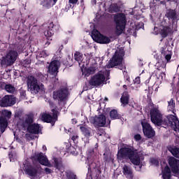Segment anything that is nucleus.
Returning a JSON list of instances; mask_svg holds the SVG:
<instances>
[{"label": "nucleus", "mask_w": 179, "mask_h": 179, "mask_svg": "<svg viewBox=\"0 0 179 179\" xmlns=\"http://www.w3.org/2000/svg\"><path fill=\"white\" fill-rule=\"evenodd\" d=\"M169 33H170V27H165L161 30L160 34L163 38H166L169 36Z\"/></svg>", "instance_id": "nucleus-35"}, {"label": "nucleus", "mask_w": 179, "mask_h": 179, "mask_svg": "<svg viewBox=\"0 0 179 179\" xmlns=\"http://www.w3.org/2000/svg\"><path fill=\"white\" fill-rule=\"evenodd\" d=\"M80 129L81 132H83L84 136L85 138H90V135H92V132L90 131V129L86 125H82L80 127Z\"/></svg>", "instance_id": "nucleus-27"}, {"label": "nucleus", "mask_w": 179, "mask_h": 179, "mask_svg": "<svg viewBox=\"0 0 179 179\" xmlns=\"http://www.w3.org/2000/svg\"><path fill=\"white\" fill-rule=\"evenodd\" d=\"M71 139L73 140V143L78 144V139H79V136L78 135H74L71 137Z\"/></svg>", "instance_id": "nucleus-45"}, {"label": "nucleus", "mask_w": 179, "mask_h": 179, "mask_svg": "<svg viewBox=\"0 0 179 179\" xmlns=\"http://www.w3.org/2000/svg\"><path fill=\"white\" fill-rule=\"evenodd\" d=\"M98 167H100V164H96V163L91 162L89 164L88 170H92V169H97Z\"/></svg>", "instance_id": "nucleus-42"}, {"label": "nucleus", "mask_w": 179, "mask_h": 179, "mask_svg": "<svg viewBox=\"0 0 179 179\" xmlns=\"http://www.w3.org/2000/svg\"><path fill=\"white\" fill-rule=\"evenodd\" d=\"M143 23H141V26H143Z\"/></svg>", "instance_id": "nucleus-60"}, {"label": "nucleus", "mask_w": 179, "mask_h": 179, "mask_svg": "<svg viewBox=\"0 0 179 179\" xmlns=\"http://www.w3.org/2000/svg\"><path fill=\"white\" fill-rule=\"evenodd\" d=\"M74 59L80 65V63L83 61V54L79 52H76L74 54Z\"/></svg>", "instance_id": "nucleus-31"}, {"label": "nucleus", "mask_w": 179, "mask_h": 179, "mask_svg": "<svg viewBox=\"0 0 179 179\" xmlns=\"http://www.w3.org/2000/svg\"><path fill=\"white\" fill-rule=\"evenodd\" d=\"M5 90H6L8 93H11L12 94H13V93L16 92V88L15 87V86L12 85L11 84H6L5 85Z\"/></svg>", "instance_id": "nucleus-34"}, {"label": "nucleus", "mask_w": 179, "mask_h": 179, "mask_svg": "<svg viewBox=\"0 0 179 179\" xmlns=\"http://www.w3.org/2000/svg\"><path fill=\"white\" fill-rule=\"evenodd\" d=\"M66 177L67 179H77L78 177L76 176V174L71 170H68L66 172Z\"/></svg>", "instance_id": "nucleus-37"}, {"label": "nucleus", "mask_w": 179, "mask_h": 179, "mask_svg": "<svg viewBox=\"0 0 179 179\" xmlns=\"http://www.w3.org/2000/svg\"><path fill=\"white\" fill-rule=\"evenodd\" d=\"M41 5L43 6V8H46L47 9H50L52 6L55 5V3L52 1V0H41Z\"/></svg>", "instance_id": "nucleus-28"}, {"label": "nucleus", "mask_w": 179, "mask_h": 179, "mask_svg": "<svg viewBox=\"0 0 179 179\" xmlns=\"http://www.w3.org/2000/svg\"><path fill=\"white\" fill-rule=\"evenodd\" d=\"M90 122L94 125L103 127H106V124H107V118L106 117V115L101 114L98 116L96 115L95 117H91L90 118Z\"/></svg>", "instance_id": "nucleus-12"}, {"label": "nucleus", "mask_w": 179, "mask_h": 179, "mask_svg": "<svg viewBox=\"0 0 179 179\" xmlns=\"http://www.w3.org/2000/svg\"><path fill=\"white\" fill-rule=\"evenodd\" d=\"M1 163H0V167H1Z\"/></svg>", "instance_id": "nucleus-62"}, {"label": "nucleus", "mask_w": 179, "mask_h": 179, "mask_svg": "<svg viewBox=\"0 0 179 179\" xmlns=\"http://www.w3.org/2000/svg\"><path fill=\"white\" fill-rule=\"evenodd\" d=\"M8 128V119L3 117H0V131L3 134Z\"/></svg>", "instance_id": "nucleus-24"}, {"label": "nucleus", "mask_w": 179, "mask_h": 179, "mask_svg": "<svg viewBox=\"0 0 179 179\" xmlns=\"http://www.w3.org/2000/svg\"><path fill=\"white\" fill-rule=\"evenodd\" d=\"M162 178L163 179H171V169L169 166H166L162 171Z\"/></svg>", "instance_id": "nucleus-25"}, {"label": "nucleus", "mask_w": 179, "mask_h": 179, "mask_svg": "<svg viewBox=\"0 0 179 179\" xmlns=\"http://www.w3.org/2000/svg\"><path fill=\"white\" fill-rule=\"evenodd\" d=\"M79 0H69V3H72V5H76Z\"/></svg>", "instance_id": "nucleus-50"}, {"label": "nucleus", "mask_w": 179, "mask_h": 179, "mask_svg": "<svg viewBox=\"0 0 179 179\" xmlns=\"http://www.w3.org/2000/svg\"><path fill=\"white\" fill-rule=\"evenodd\" d=\"M31 159L35 162H38L42 166H47L48 164V159L43 152L35 153L31 157Z\"/></svg>", "instance_id": "nucleus-17"}, {"label": "nucleus", "mask_w": 179, "mask_h": 179, "mask_svg": "<svg viewBox=\"0 0 179 179\" xmlns=\"http://www.w3.org/2000/svg\"><path fill=\"white\" fill-rule=\"evenodd\" d=\"M141 127L143 128L144 136H145L148 139L154 138L155 135H156V132L149 122L145 121L141 122Z\"/></svg>", "instance_id": "nucleus-10"}, {"label": "nucleus", "mask_w": 179, "mask_h": 179, "mask_svg": "<svg viewBox=\"0 0 179 179\" xmlns=\"http://www.w3.org/2000/svg\"><path fill=\"white\" fill-rule=\"evenodd\" d=\"M87 160L93 162L94 160V149L91 148L87 151Z\"/></svg>", "instance_id": "nucleus-36"}, {"label": "nucleus", "mask_w": 179, "mask_h": 179, "mask_svg": "<svg viewBox=\"0 0 179 179\" xmlns=\"http://www.w3.org/2000/svg\"><path fill=\"white\" fill-rule=\"evenodd\" d=\"M52 1L53 2V3H57V2H58V0H52Z\"/></svg>", "instance_id": "nucleus-55"}, {"label": "nucleus", "mask_w": 179, "mask_h": 179, "mask_svg": "<svg viewBox=\"0 0 179 179\" xmlns=\"http://www.w3.org/2000/svg\"><path fill=\"white\" fill-rule=\"evenodd\" d=\"M171 51L168 52L164 57H165V59L167 62H170V59H171Z\"/></svg>", "instance_id": "nucleus-43"}, {"label": "nucleus", "mask_w": 179, "mask_h": 179, "mask_svg": "<svg viewBox=\"0 0 179 179\" xmlns=\"http://www.w3.org/2000/svg\"><path fill=\"white\" fill-rule=\"evenodd\" d=\"M27 87L32 94H37L40 92L38 80L34 76H29L27 78Z\"/></svg>", "instance_id": "nucleus-9"}, {"label": "nucleus", "mask_w": 179, "mask_h": 179, "mask_svg": "<svg viewBox=\"0 0 179 179\" xmlns=\"http://www.w3.org/2000/svg\"><path fill=\"white\" fill-rule=\"evenodd\" d=\"M24 44L23 43H18L16 46H15V50L16 51H17V52H19V54H22V52H23V51H24Z\"/></svg>", "instance_id": "nucleus-40"}, {"label": "nucleus", "mask_w": 179, "mask_h": 179, "mask_svg": "<svg viewBox=\"0 0 179 179\" xmlns=\"http://www.w3.org/2000/svg\"><path fill=\"white\" fill-rule=\"evenodd\" d=\"M135 85H140L141 84V77H137L134 80Z\"/></svg>", "instance_id": "nucleus-48"}, {"label": "nucleus", "mask_w": 179, "mask_h": 179, "mask_svg": "<svg viewBox=\"0 0 179 179\" xmlns=\"http://www.w3.org/2000/svg\"><path fill=\"white\" fill-rule=\"evenodd\" d=\"M71 8H72V5L71 4L66 5L64 8L65 12H68Z\"/></svg>", "instance_id": "nucleus-51"}, {"label": "nucleus", "mask_w": 179, "mask_h": 179, "mask_svg": "<svg viewBox=\"0 0 179 179\" xmlns=\"http://www.w3.org/2000/svg\"><path fill=\"white\" fill-rule=\"evenodd\" d=\"M124 55L125 50H124V49L116 50L112 58L109 60V64H108L107 68L110 69V68H115V66H118V69L120 71L125 69V65L122 64Z\"/></svg>", "instance_id": "nucleus-3"}, {"label": "nucleus", "mask_w": 179, "mask_h": 179, "mask_svg": "<svg viewBox=\"0 0 179 179\" xmlns=\"http://www.w3.org/2000/svg\"><path fill=\"white\" fill-rule=\"evenodd\" d=\"M45 44H48V45H50V43L47 42Z\"/></svg>", "instance_id": "nucleus-59"}, {"label": "nucleus", "mask_w": 179, "mask_h": 179, "mask_svg": "<svg viewBox=\"0 0 179 179\" xmlns=\"http://www.w3.org/2000/svg\"><path fill=\"white\" fill-rule=\"evenodd\" d=\"M160 52H161V54L164 57L169 51L168 50H166V48H162Z\"/></svg>", "instance_id": "nucleus-47"}, {"label": "nucleus", "mask_w": 179, "mask_h": 179, "mask_svg": "<svg viewBox=\"0 0 179 179\" xmlns=\"http://www.w3.org/2000/svg\"><path fill=\"white\" fill-rule=\"evenodd\" d=\"M16 104L15 95H6L0 100V107H12Z\"/></svg>", "instance_id": "nucleus-11"}, {"label": "nucleus", "mask_w": 179, "mask_h": 179, "mask_svg": "<svg viewBox=\"0 0 179 179\" xmlns=\"http://www.w3.org/2000/svg\"><path fill=\"white\" fill-rule=\"evenodd\" d=\"M110 9L112 13H117L120 12V10H121V6H119L117 3H112L110 5Z\"/></svg>", "instance_id": "nucleus-33"}, {"label": "nucleus", "mask_w": 179, "mask_h": 179, "mask_svg": "<svg viewBox=\"0 0 179 179\" xmlns=\"http://www.w3.org/2000/svg\"><path fill=\"white\" fill-rule=\"evenodd\" d=\"M27 131L29 134H34V135H38L40 134V124L34 123L27 128Z\"/></svg>", "instance_id": "nucleus-21"}, {"label": "nucleus", "mask_w": 179, "mask_h": 179, "mask_svg": "<svg viewBox=\"0 0 179 179\" xmlns=\"http://www.w3.org/2000/svg\"><path fill=\"white\" fill-rule=\"evenodd\" d=\"M168 163L173 174L179 178V159H176L174 157H170L168 159Z\"/></svg>", "instance_id": "nucleus-13"}, {"label": "nucleus", "mask_w": 179, "mask_h": 179, "mask_svg": "<svg viewBox=\"0 0 179 179\" xmlns=\"http://www.w3.org/2000/svg\"><path fill=\"white\" fill-rule=\"evenodd\" d=\"M34 122V117L31 115H27L24 121L22 124V128H29L30 125H33Z\"/></svg>", "instance_id": "nucleus-22"}, {"label": "nucleus", "mask_w": 179, "mask_h": 179, "mask_svg": "<svg viewBox=\"0 0 179 179\" xmlns=\"http://www.w3.org/2000/svg\"><path fill=\"white\" fill-rule=\"evenodd\" d=\"M106 80V76L103 73H97L92 76L87 83H85L83 90V92H87L89 89H93V87H97L104 83Z\"/></svg>", "instance_id": "nucleus-4"}, {"label": "nucleus", "mask_w": 179, "mask_h": 179, "mask_svg": "<svg viewBox=\"0 0 179 179\" xmlns=\"http://www.w3.org/2000/svg\"><path fill=\"white\" fill-rule=\"evenodd\" d=\"M54 161V167L55 169V173H60L62 174L65 171V167L62 164V160L59 158L55 157Z\"/></svg>", "instance_id": "nucleus-20"}, {"label": "nucleus", "mask_w": 179, "mask_h": 179, "mask_svg": "<svg viewBox=\"0 0 179 179\" xmlns=\"http://www.w3.org/2000/svg\"><path fill=\"white\" fill-rule=\"evenodd\" d=\"M123 174L125 176L127 179H134V172L132 171V169L131 167L124 165L122 168Z\"/></svg>", "instance_id": "nucleus-23"}, {"label": "nucleus", "mask_w": 179, "mask_h": 179, "mask_svg": "<svg viewBox=\"0 0 179 179\" xmlns=\"http://www.w3.org/2000/svg\"><path fill=\"white\" fill-rule=\"evenodd\" d=\"M96 72V69L94 67H90L86 71V76H89V75H93Z\"/></svg>", "instance_id": "nucleus-41"}, {"label": "nucleus", "mask_w": 179, "mask_h": 179, "mask_svg": "<svg viewBox=\"0 0 179 179\" xmlns=\"http://www.w3.org/2000/svg\"><path fill=\"white\" fill-rule=\"evenodd\" d=\"M41 76H43V74H41Z\"/></svg>", "instance_id": "nucleus-61"}, {"label": "nucleus", "mask_w": 179, "mask_h": 179, "mask_svg": "<svg viewBox=\"0 0 179 179\" xmlns=\"http://www.w3.org/2000/svg\"><path fill=\"white\" fill-rule=\"evenodd\" d=\"M97 148H99V144L96 143L95 144V149H97Z\"/></svg>", "instance_id": "nucleus-56"}, {"label": "nucleus", "mask_w": 179, "mask_h": 179, "mask_svg": "<svg viewBox=\"0 0 179 179\" xmlns=\"http://www.w3.org/2000/svg\"><path fill=\"white\" fill-rule=\"evenodd\" d=\"M118 157L130 160L134 166H141L143 160V154L130 148H122L118 152Z\"/></svg>", "instance_id": "nucleus-2"}, {"label": "nucleus", "mask_w": 179, "mask_h": 179, "mask_svg": "<svg viewBox=\"0 0 179 179\" xmlns=\"http://www.w3.org/2000/svg\"><path fill=\"white\" fill-rule=\"evenodd\" d=\"M44 171L45 174H52V173H54V171L50 168H45Z\"/></svg>", "instance_id": "nucleus-46"}, {"label": "nucleus", "mask_w": 179, "mask_h": 179, "mask_svg": "<svg viewBox=\"0 0 179 179\" xmlns=\"http://www.w3.org/2000/svg\"><path fill=\"white\" fill-rule=\"evenodd\" d=\"M176 108V102L173 99H171L170 101H168V109L170 111H173Z\"/></svg>", "instance_id": "nucleus-39"}, {"label": "nucleus", "mask_w": 179, "mask_h": 179, "mask_svg": "<svg viewBox=\"0 0 179 179\" xmlns=\"http://www.w3.org/2000/svg\"><path fill=\"white\" fill-rule=\"evenodd\" d=\"M59 30V24L58 22H50L48 27V30L45 31L44 34L46 37H52L55 33Z\"/></svg>", "instance_id": "nucleus-15"}, {"label": "nucleus", "mask_w": 179, "mask_h": 179, "mask_svg": "<svg viewBox=\"0 0 179 179\" xmlns=\"http://www.w3.org/2000/svg\"><path fill=\"white\" fill-rule=\"evenodd\" d=\"M169 151L171 152V153L174 156V157H176L177 159H179V148L177 147H170L169 148Z\"/></svg>", "instance_id": "nucleus-32"}, {"label": "nucleus", "mask_w": 179, "mask_h": 179, "mask_svg": "<svg viewBox=\"0 0 179 179\" xmlns=\"http://www.w3.org/2000/svg\"><path fill=\"white\" fill-rule=\"evenodd\" d=\"M155 163H157V160L155 159L154 160Z\"/></svg>", "instance_id": "nucleus-58"}, {"label": "nucleus", "mask_w": 179, "mask_h": 179, "mask_svg": "<svg viewBox=\"0 0 179 179\" xmlns=\"http://www.w3.org/2000/svg\"><path fill=\"white\" fill-rule=\"evenodd\" d=\"M51 111L52 113V115L50 113H43L42 115V120L43 122L51 124L52 127H54V125H55V122L58 121V115L59 114V112L55 108L52 109Z\"/></svg>", "instance_id": "nucleus-8"}, {"label": "nucleus", "mask_w": 179, "mask_h": 179, "mask_svg": "<svg viewBox=\"0 0 179 179\" xmlns=\"http://www.w3.org/2000/svg\"><path fill=\"white\" fill-rule=\"evenodd\" d=\"M165 16L169 19V22L172 23L173 26H174V24H177L178 19L177 17V13L176 12V10L169 9L166 10Z\"/></svg>", "instance_id": "nucleus-18"}, {"label": "nucleus", "mask_w": 179, "mask_h": 179, "mask_svg": "<svg viewBox=\"0 0 179 179\" xmlns=\"http://www.w3.org/2000/svg\"><path fill=\"white\" fill-rule=\"evenodd\" d=\"M123 89H124L125 90H128V87L127 86V85H123Z\"/></svg>", "instance_id": "nucleus-53"}, {"label": "nucleus", "mask_w": 179, "mask_h": 179, "mask_svg": "<svg viewBox=\"0 0 179 179\" xmlns=\"http://www.w3.org/2000/svg\"><path fill=\"white\" fill-rule=\"evenodd\" d=\"M66 97H68V88H61L59 90L53 92L54 100H58V101L62 103V101L66 100Z\"/></svg>", "instance_id": "nucleus-14"}, {"label": "nucleus", "mask_w": 179, "mask_h": 179, "mask_svg": "<svg viewBox=\"0 0 179 179\" xmlns=\"http://www.w3.org/2000/svg\"><path fill=\"white\" fill-rule=\"evenodd\" d=\"M114 22L116 24L115 34L121 36L127 27V15L123 13H119L114 16Z\"/></svg>", "instance_id": "nucleus-5"}, {"label": "nucleus", "mask_w": 179, "mask_h": 179, "mask_svg": "<svg viewBox=\"0 0 179 179\" xmlns=\"http://www.w3.org/2000/svg\"><path fill=\"white\" fill-rule=\"evenodd\" d=\"M150 114L151 122L155 125H157V127H162V125H164V128L166 127H170L176 132H179L178 117L174 115H169L163 119V115L157 108L151 109Z\"/></svg>", "instance_id": "nucleus-1"}, {"label": "nucleus", "mask_w": 179, "mask_h": 179, "mask_svg": "<svg viewBox=\"0 0 179 179\" xmlns=\"http://www.w3.org/2000/svg\"><path fill=\"white\" fill-rule=\"evenodd\" d=\"M24 171L25 174L29 176V177H36L38 169L31 164L27 163L24 164Z\"/></svg>", "instance_id": "nucleus-16"}, {"label": "nucleus", "mask_w": 179, "mask_h": 179, "mask_svg": "<svg viewBox=\"0 0 179 179\" xmlns=\"http://www.w3.org/2000/svg\"><path fill=\"white\" fill-rule=\"evenodd\" d=\"M43 149H45V150H47V147H45V145H43Z\"/></svg>", "instance_id": "nucleus-57"}, {"label": "nucleus", "mask_w": 179, "mask_h": 179, "mask_svg": "<svg viewBox=\"0 0 179 179\" xmlns=\"http://www.w3.org/2000/svg\"><path fill=\"white\" fill-rule=\"evenodd\" d=\"M20 96H23V97H26V91L25 90H20Z\"/></svg>", "instance_id": "nucleus-52"}, {"label": "nucleus", "mask_w": 179, "mask_h": 179, "mask_svg": "<svg viewBox=\"0 0 179 179\" xmlns=\"http://www.w3.org/2000/svg\"><path fill=\"white\" fill-rule=\"evenodd\" d=\"M16 59H17V51L11 50L2 57L0 64L2 67L8 68L12 66L16 62Z\"/></svg>", "instance_id": "nucleus-6"}, {"label": "nucleus", "mask_w": 179, "mask_h": 179, "mask_svg": "<svg viewBox=\"0 0 179 179\" xmlns=\"http://www.w3.org/2000/svg\"><path fill=\"white\" fill-rule=\"evenodd\" d=\"M40 55L42 58H46V57H48V55H50V53H48L47 50H42L40 53Z\"/></svg>", "instance_id": "nucleus-44"}, {"label": "nucleus", "mask_w": 179, "mask_h": 179, "mask_svg": "<svg viewBox=\"0 0 179 179\" xmlns=\"http://www.w3.org/2000/svg\"><path fill=\"white\" fill-rule=\"evenodd\" d=\"M59 62L58 60L52 61L48 66V73L50 75H54L57 76L58 75V69H59Z\"/></svg>", "instance_id": "nucleus-19"}, {"label": "nucleus", "mask_w": 179, "mask_h": 179, "mask_svg": "<svg viewBox=\"0 0 179 179\" xmlns=\"http://www.w3.org/2000/svg\"><path fill=\"white\" fill-rule=\"evenodd\" d=\"M155 76L157 79H161L163 80L164 78H166V73L160 71V68H157V70L155 71Z\"/></svg>", "instance_id": "nucleus-30"}, {"label": "nucleus", "mask_w": 179, "mask_h": 179, "mask_svg": "<svg viewBox=\"0 0 179 179\" xmlns=\"http://www.w3.org/2000/svg\"><path fill=\"white\" fill-rule=\"evenodd\" d=\"M111 124V120H108V124H106V127H108V125H110Z\"/></svg>", "instance_id": "nucleus-54"}, {"label": "nucleus", "mask_w": 179, "mask_h": 179, "mask_svg": "<svg viewBox=\"0 0 179 179\" xmlns=\"http://www.w3.org/2000/svg\"><path fill=\"white\" fill-rule=\"evenodd\" d=\"M109 117L111 120H120L121 115L118 113V110L113 109L109 113Z\"/></svg>", "instance_id": "nucleus-29"}, {"label": "nucleus", "mask_w": 179, "mask_h": 179, "mask_svg": "<svg viewBox=\"0 0 179 179\" xmlns=\"http://www.w3.org/2000/svg\"><path fill=\"white\" fill-rule=\"evenodd\" d=\"M134 139L135 141H141V139H142V136H141V134H136L134 135Z\"/></svg>", "instance_id": "nucleus-49"}, {"label": "nucleus", "mask_w": 179, "mask_h": 179, "mask_svg": "<svg viewBox=\"0 0 179 179\" xmlns=\"http://www.w3.org/2000/svg\"><path fill=\"white\" fill-rule=\"evenodd\" d=\"M0 117H3V118H6L7 120H8L10 118V117H12V112H10L8 110H4L2 111L1 116H0Z\"/></svg>", "instance_id": "nucleus-38"}, {"label": "nucleus", "mask_w": 179, "mask_h": 179, "mask_svg": "<svg viewBox=\"0 0 179 179\" xmlns=\"http://www.w3.org/2000/svg\"><path fill=\"white\" fill-rule=\"evenodd\" d=\"M120 101L122 104H124V106H127V104L129 103V94H128V92L124 91L120 98Z\"/></svg>", "instance_id": "nucleus-26"}, {"label": "nucleus", "mask_w": 179, "mask_h": 179, "mask_svg": "<svg viewBox=\"0 0 179 179\" xmlns=\"http://www.w3.org/2000/svg\"><path fill=\"white\" fill-rule=\"evenodd\" d=\"M91 37L95 43H99V44H108L111 42V39H110V38L103 35L97 29H94L92 31Z\"/></svg>", "instance_id": "nucleus-7"}]
</instances>
